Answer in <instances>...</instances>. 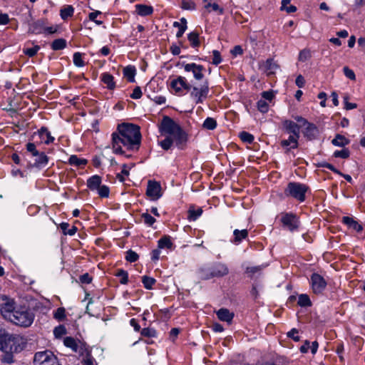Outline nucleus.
Instances as JSON below:
<instances>
[{
	"label": "nucleus",
	"instance_id": "nucleus-27",
	"mask_svg": "<svg viewBox=\"0 0 365 365\" xmlns=\"http://www.w3.org/2000/svg\"><path fill=\"white\" fill-rule=\"evenodd\" d=\"M331 143L335 146L344 147L350 143V140L341 134H336L331 140Z\"/></svg>",
	"mask_w": 365,
	"mask_h": 365
},
{
	"label": "nucleus",
	"instance_id": "nucleus-40",
	"mask_svg": "<svg viewBox=\"0 0 365 365\" xmlns=\"http://www.w3.org/2000/svg\"><path fill=\"white\" fill-rule=\"evenodd\" d=\"M142 282L145 289H152L153 286L156 282V280L153 277L145 275L142 277Z\"/></svg>",
	"mask_w": 365,
	"mask_h": 365
},
{
	"label": "nucleus",
	"instance_id": "nucleus-36",
	"mask_svg": "<svg viewBox=\"0 0 365 365\" xmlns=\"http://www.w3.org/2000/svg\"><path fill=\"white\" fill-rule=\"evenodd\" d=\"M51 48L53 51L62 50L66 46V41L63 38H58L51 43Z\"/></svg>",
	"mask_w": 365,
	"mask_h": 365
},
{
	"label": "nucleus",
	"instance_id": "nucleus-20",
	"mask_svg": "<svg viewBox=\"0 0 365 365\" xmlns=\"http://www.w3.org/2000/svg\"><path fill=\"white\" fill-rule=\"evenodd\" d=\"M286 130L292 133V135L299 138V126L292 120H285L284 123Z\"/></svg>",
	"mask_w": 365,
	"mask_h": 365
},
{
	"label": "nucleus",
	"instance_id": "nucleus-31",
	"mask_svg": "<svg viewBox=\"0 0 365 365\" xmlns=\"http://www.w3.org/2000/svg\"><path fill=\"white\" fill-rule=\"evenodd\" d=\"M187 38L192 47L196 48L200 45L199 34L197 32L192 31L187 36Z\"/></svg>",
	"mask_w": 365,
	"mask_h": 365
},
{
	"label": "nucleus",
	"instance_id": "nucleus-10",
	"mask_svg": "<svg viewBox=\"0 0 365 365\" xmlns=\"http://www.w3.org/2000/svg\"><path fill=\"white\" fill-rule=\"evenodd\" d=\"M281 222L283 227L287 228L291 232L297 230L299 226V221L293 213L284 214L281 218Z\"/></svg>",
	"mask_w": 365,
	"mask_h": 365
},
{
	"label": "nucleus",
	"instance_id": "nucleus-37",
	"mask_svg": "<svg viewBox=\"0 0 365 365\" xmlns=\"http://www.w3.org/2000/svg\"><path fill=\"white\" fill-rule=\"evenodd\" d=\"M297 304L302 307H310L312 305L309 297L305 294H302L299 296Z\"/></svg>",
	"mask_w": 365,
	"mask_h": 365
},
{
	"label": "nucleus",
	"instance_id": "nucleus-11",
	"mask_svg": "<svg viewBox=\"0 0 365 365\" xmlns=\"http://www.w3.org/2000/svg\"><path fill=\"white\" fill-rule=\"evenodd\" d=\"M146 195L153 200H157L162 196L161 185L155 180H149L148 182Z\"/></svg>",
	"mask_w": 365,
	"mask_h": 365
},
{
	"label": "nucleus",
	"instance_id": "nucleus-56",
	"mask_svg": "<svg viewBox=\"0 0 365 365\" xmlns=\"http://www.w3.org/2000/svg\"><path fill=\"white\" fill-rule=\"evenodd\" d=\"M343 71L346 78L352 81L356 80V76L353 70L350 69L348 66H344Z\"/></svg>",
	"mask_w": 365,
	"mask_h": 365
},
{
	"label": "nucleus",
	"instance_id": "nucleus-30",
	"mask_svg": "<svg viewBox=\"0 0 365 365\" xmlns=\"http://www.w3.org/2000/svg\"><path fill=\"white\" fill-rule=\"evenodd\" d=\"M158 248L159 249H164L168 248L170 249L173 247V243L170 240V237L165 235L163 237H161L158 242Z\"/></svg>",
	"mask_w": 365,
	"mask_h": 365
},
{
	"label": "nucleus",
	"instance_id": "nucleus-25",
	"mask_svg": "<svg viewBox=\"0 0 365 365\" xmlns=\"http://www.w3.org/2000/svg\"><path fill=\"white\" fill-rule=\"evenodd\" d=\"M101 81L106 85V88L109 90H113L115 88L114 78L108 73H103L101 75Z\"/></svg>",
	"mask_w": 365,
	"mask_h": 365
},
{
	"label": "nucleus",
	"instance_id": "nucleus-55",
	"mask_svg": "<svg viewBox=\"0 0 365 365\" xmlns=\"http://www.w3.org/2000/svg\"><path fill=\"white\" fill-rule=\"evenodd\" d=\"M182 8L185 10H194L196 8V5L193 1H182Z\"/></svg>",
	"mask_w": 365,
	"mask_h": 365
},
{
	"label": "nucleus",
	"instance_id": "nucleus-42",
	"mask_svg": "<svg viewBox=\"0 0 365 365\" xmlns=\"http://www.w3.org/2000/svg\"><path fill=\"white\" fill-rule=\"evenodd\" d=\"M240 138L242 142L249 144L252 143L255 139L254 136L252 134L245 131H242L240 133Z\"/></svg>",
	"mask_w": 365,
	"mask_h": 365
},
{
	"label": "nucleus",
	"instance_id": "nucleus-61",
	"mask_svg": "<svg viewBox=\"0 0 365 365\" xmlns=\"http://www.w3.org/2000/svg\"><path fill=\"white\" fill-rule=\"evenodd\" d=\"M298 330L295 328H293L290 331L287 333V336L292 339L295 341H299L300 340V337L298 336Z\"/></svg>",
	"mask_w": 365,
	"mask_h": 365
},
{
	"label": "nucleus",
	"instance_id": "nucleus-54",
	"mask_svg": "<svg viewBox=\"0 0 365 365\" xmlns=\"http://www.w3.org/2000/svg\"><path fill=\"white\" fill-rule=\"evenodd\" d=\"M40 47L38 46H35L32 48L24 49V53L29 57H33L37 53Z\"/></svg>",
	"mask_w": 365,
	"mask_h": 365
},
{
	"label": "nucleus",
	"instance_id": "nucleus-50",
	"mask_svg": "<svg viewBox=\"0 0 365 365\" xmlns=\"http://www.w3.org/2000/svg\"><path fill=\"white\" fill-rule=\"evenodd\" d=\"M141 217L143 220L144 222L149 226L153 225L156 221L153 216H151L150 214L147 212L143 213L141 215Z\"/></svg>",
	"mask_w": 365,
	"mask_h": 365
},
{
	"label": "nucleus",
	"instance_id": "nucleus-59",
	"mask_svg": "<svg viewBox=\"0 0 365 365\" xmlns=\"http://www.w3.org/2000/svg\"><path fill=\"white\" fill-rule=\"evenodd\" d=\"M212 54H213V58H212V63L214 65H216V66L220 64L222 60L221 58V56H220V53L217 50H214L212 51Z\"/></svg>",
	"mask_w": 365,
	"mask_h": 365
},
{
	"label": "nucleus",
	"instance_id": "nucleus-32",
	"mask_svg": "<svg viewBox=\"0 0 365 365\" xmlns=\"http://www.w3.org/2000/svg\"><path fill=\"white\" fill-rule=\"evenodd\" d=\"M69 224L67 222H62L60 224V227L65 235H74L77 232V227L75 226H72L71 228H68Z\"/></svg>",
	"mask_w": 365,
	"mask_h": 365
},
{
	"label": "nucleus",
	"instance_id": "nucleus-64",
	"mask_svg": "<svg viewBox=\"0 0 365 365\" xmlns=\"http://www.w3.org/2000/svg\"><path fill=\"white\" fill-rule=\"evenodd\" d=\"M79 279L83 284H90L92 281V277L88 273H85L80 276Z\"/></svg>",
	"mask_w": 365,
	"mask_h": 365
},
{
	"label": "nucleus",
	"instance_id": "nucleus-33",
	"mask_svg": "<svg viewBox=\"0 0 365 365\" xmlns=\"http://www.w3.org/2000/svg\"><path fill=\"white\" fill-rule=\"evenodd\" d=\"M264 266L248 267L246 268L245 273L250 278L254 277L257 274H260Z\"/></svg>",
	"mask_w": 365,
	"mask_h": 365
},
{
	"label": "nucleus",
	"instance_id": "nucleus-2",
	"mask_svg": "<svg viewBox=\"0 0 365 365\" xmlns=\"http://www.w3.org/2000/svg\"><path fill=\"white\" fill-rule=\"evenodd\" d=\"M24 348L23 338L19 335L9 333L0 334V350L4 352L1 358L3 363H14V354L21 351Z\"/></svg>",
	"mask_w": 365,
	"mask_h": 365
},
{
	"label": "nucleus",
	"instance_id": "nucleus-8",
	"mask_svg": "<svg viewBox=\"0 0 365 365\" xmlns=\"http://www.w3.org/2000/svg\"><path fill=\"white\" fill-rule=\"evenodd\" d=\"M310 283L312 289L315 294H322L327 285L325 279L318 273H313L311 275Z\"/></svg>",
	"mask_w": 365,
	"mask_h": 365
},
{
	"label": "nucleus",
	"instance_id": "nucleus-41",
	"mask_svg": "<svg viewBox=\"0 0 365 365\" xmlns=\"http://www.w3.org/2000/svg\"><path fill=\"white\" fill-rule=\"evenodd\" d=\"M161 148L165 150H168L173 144V139L171 136H167L165 140L159 142Z\"/></svg>",
	"mask_w": 365,
	"mask_h": 365
},
{
	"label": "nucleus",
	"instance_id": "nucleus-22",
	"mask_svg": "<svg viewBox=\"0 0 365 365\" xmlns=\"http://www.w3.org/2000/svg\"><path fill=\"white\" fill-rule=\"evenodd\" d=\"M136 13L141 16H146L151 15L153 12V9L151 6L145 4H136L135 5Z\"/></svg>",
	"mask_w": 365,
	"mask_h": 365
},
{
	"label": "nucleus",
	"instance_id": "nucleus-34",
	"mask_svg": "<svg viewBox=\"0 0 365 365\" xmlns=\"http://www.w3.org/2000/svg\"><path fill=\"white\" fill-rule=\"evenodd\" d=\"M68 163L71 165H76L77 167L84 166L87 164L88 161L83 158H79L76 155H71L68 159Z\"/></svg>",
	"mask_w": 365,
	"mask_h": 365
},
{
	"label": "nucleus",
	"instance_id": "nucleus-43",
	"mask_svg": "<svg viewBox=\"0 0 365 365\" xmlns=\"http://www.w3.org/2000/svg\"><path fill=\"white\" fill-rule=\"evenodd\" d=\"M115 276L120 277V282L122 284H126L128 282V274L123 269H118Z\"/></svg>",
	"mask_w": 365,
	"mask_h": 365
},
{
	"label": "nucleus",
	"instance_id": "nucleus-38",
	"mask_svg": "<svg viewBox=\"0 0 365 365\" xmlns=\"http://www.w3.org/2000/svg\"><path fill=\"white\" fill-rule=\"evenodd\" d=\"M217 125V124L215 119H214L213 118L208 117L205 120L202 124V127L205 129L212 130L216 128Z\"/></svg>",
	"mask_w": 365,
	"mask_h": 365
},
{
	"label": "nucleus",
	"instance_id": "nucleus-12",
	"mask_svg": "<svg viewBox=\"0 0 365 365\" xmlns=\"http://www.w3.org/2000/svg\"><path fill=\"white\" fill-rule=\"evenodd\" d=\"M229 269L226 264L217 262L214 264V266L211 268V272L209 274L205 276L207 279H210L212 277H221L225 276L228 274Z\"/></svg>",
	"mask_w": 365,
	"mask_h": 365
},
{
	"label": "nucleus",
	"instance_id": "nucleus-21",
	"mask_svg": "<svg viewBox=\"0 0 365 365\" xmlns=\"http://www.w3.org/2000/svg\"><path fill=\"white\" fill-rule=\"evenodd\" d=\"M63 344L66 347L71 348L74 352H81L82 348L79 346L76 340L71 336H66L63 339Z\"/></svg>",
	"mask_w": 365,
	"mask_h": 365
},
{
	"label": "nucleus",
	"instance_id": "nucleus-4",
	"mask_svg": "<svg viewBox=\"0 0 365 365\" xmlns=\"http://www.w3.org/2000/svg\"><path fill=\"white\" fill-rule=\"evenodd\" d=\"M308 190L309 187L305 184L290 182L284 189V193L286 197H292L302 202L306 200V193Z\"/></svg>",
	"mask_w": 365,
	"mask_h": 365
},
{
	"label": "nucleus",
	"instance_id": "nucleus-62",
	"mask_svg": "<svg viewBox=\"0 0 365 365\" xmlns=\"http://www.w3.org/2000/svg\"><path fill=\"white\" fill-rule=\"evenodd\" d=\"M142 96V91L139 86H136L130 95V98L133 99H139Z\"/></svg>",
	"mask_w": 365,
	"mask_h": 365
},
{
	"label": "nucleus",
	"instance_id": "nucleus-24",
	"mask_svg": "<svg viewBox=\"0 0 365 365\" xmlns=\"http://www.w3.org/2000/svg\"><path fill=\"white\" fill-rule=\"evenodd\" d=\"M101 184V178L95 175L87 180V187L91 190H97Z\"/></svg>",
	"mask_w": 365,
	"mask_h": 365
},
{
	"label": "nucleus",
	"instance_id": "nucleus-23",
	"mask_svg": "<svg viewBox=\"0 0 365 365\" xmlns=\"http://www.w3.org/2000/svg\"><path fill=\"white\" fill-rule=\"evenodd\" d=\"M265 72L267 76H270L275 73L276 70L279 68V66L274 61L273 58H268L264 63Z\"/></svg>",
	"mask_w": 365,
	"mask_h": 365
},
{
	"label": "nucleus",
	"instance_id": "nucleus-53",
	"mask_svg": "<svg viewBox=\"0 0 365 365\" xmlns=\"http://www.w3.org/2000/svg\"><path fill=\"white\" fill-rule=\"evenodd\" d=\"M97 190L101 197H108L109 195V188L106 185H101Z\"/></svg>",
	"mask_w": 365,
	"mask_h": 365
},
{
	"label": "nucleus",
	"instance_id": "nucleus-14",
	"mask_svg": "<svg viewBox=\"0 0 365 365\" xmlns=\"http://www.w3.org/2000/svg\"><path fill=\"white\" fill-rule=\"evenodd\" d=\"M184 69L187 72H192L196 80H202L204 77L205 68L202 65H197L195 63H187L184 66Z\"/></svg>",
	"mask_w": 365,
	"mask_h": 365
},
{
	"label": "nucleus",
	"instance_id": "nucleus-49",
	"mask_svg": "<svg viewBox=\"0 0 365 365\" xmlns=\"http://www.w3.org/2000/svg\"><path fill=\"white\" fill-rule=\"evenodd\" d=\"M257 104V108L261 113H265L268 111L269 105L264 99L259 100Z\"/></svg>",
	"mask_w": 365,
	"mask_h": 365
},
{
	"label": "nucleus",
	"instance_id": "nucleus-16",
	"mask_svg": "<svg viewBox=\"0 0 365 365\" xmlns=\"http://www.w3.org/2000/svg\"><path fill=\"white\" fill-rule=\"evenodd\" d=\"M45 20L38 19L36 21L29 24V32L31 34H38L44 32Z\"/></svg>",
	"mask_w": 365,
	"mask_h": 365
},
{
	"label": "nucleus",
	"instance_id": "nucleus-57",
	"mask_svg": "<svg viewBox=\"0 0 365 365\" xmlns=\"http://www.w3.org/2000/svg\"><path fill=\"white\" fill-rule=\"evenodd\" d=\"M101 12L99 11H96L94 12H91L88 14V18L91 21H94L97 25H101L103 24L102 21H98L96 19L98 15H101Z\"/></svg>",
	"mask_w": 365,
	"mask_h": 365
},
{
	"label": "nucleus",
	"instance_id": "nucleus-9",
	"mask_svg": "<svg viewBox=\"0 0 365 365\" xmlns=\"http://www.w3.org/2000/svg\"><path fill=\"white\" fill-rule=\"evenodd\" d=\"M170 88L178 95H182L183 91H190L192 86L187 83L186 78L182 76H178L170 82Z\"/></svg>",
	"mask_w": 365,
	"mask_h": 365
},
{
	"label": "nucleus",
	"instance_id": "nucleus-18",
	"mask_svg": "<svg viewBox=\"0 0 365 365\" xmlns=\"http://www.w3.org/2000/svg\"><path fill=\"white\" fill-rule=\"evenodd\" d=\"M216 314L220 321L226 322L229 324L232 322L234 317V313L230 312V310L226 308L220 309L216 312Z\"/></svg>",
	"mask_w": 365,
	"mask_h": 365
},
{
	"label": "nucleus",
	"instance_id": "nucleus-19",
	"mask_svg": "<svg viewBox=\"0 0 365 365\" xmlns=\"http://www.w3.org/2000/svg\"><path fill=\"white\" fill-rule=\"evenodd\" d=\"M342 222L345 224L349 229H352L356 232H361L363 230L362 225L354 220V218L346 216L343 217Z\"/></svg>",
	"mask_w": 365,
	"mask_h": 365
},
{
	"label": "nucleus",
	"instance_id": "nucleus-60",
	"mask_svg": "<svg viewBox=\"0 0 365 365\" xmlns=\"http://www.w3.org/2000/svg\"><path fill=\"white\" fill-rule=\"evenodd\" d=\"M26 150L31 153L33 156L38 155V151L36 150V145L33 143H28L26 144Z\"/></svg>",
	"mask_w": 365,
	"mask_h": 365
},
{
	"label": "nucleus",
	"instance_id": "nucleus-29",
	"mask_svg": "<svg viewBox=\"0 0 365 365\" xmlns=\"http://www.w3.org/2000/svg\"><path fill=\"white\" fill-rule=\"evenodd\" d=\"M298 137L294 135H289L287 140H282L281 141V145L282 147H287L291 145L290 148H297L298 147Z\"/></svg>",
	"mask_w": 365,
	"mask_h": 365
},
{
	"label": "nucleus",
	"instance_id": "nucleus-3",
	"mask_svg": "<svg viewBox=\"0 0 365 365\" xmlns=\"http://www.w3.org/2000/svg\"><path fill=\"white\" fill-rule=\"evenodd\" d=\"M34 319V314L26 307L18 308L9 319L11 322L23 327H30Z\"/></svg>",
	"mask_w": 365,
	"mask_h": 365
},
{
	"label": "nucleus",
	"instance_id": "nucleus-6",
	"mask_svg": "<svg viewBox=\"0 0 365 365\" xmlns=\"http://www.w3.org/2000/svg\"><path fill=\"white\" fill-rule=\"evenodd\" d=\"M180 128L171 118L164 116L160 126V131L162 135H168L172 137Z\"/></svg>",
	"mask_w": 365,
	"mask_h": 365
},
{
	"label": "nucleus",
	"instance_id": "nucleus-7",
	"mask_svg": "<svg viewBox=\"0 0 365 365\" xmlns=\"http://www.w3.org/2000/svg\"><path fill=\"white\" fill-rule=\"evenodd\" d=\"M209 93V84L207 81L204 82L200 87L193 86L190 96L195 101L196 104L202 103L207 98Z\"/></svg>",
	"mask_w": 365,
	"mask_h": 365
},
{
	"label": "nucleus",
	"instance_id": "nucleus-48",
	"mask_svg": "<svg viewBox=\"0 0 365 365\" xmlns=\"http://www.w3.org/2000/svg\"><path fill=\"white\" fill-rule=\"evenodd\" d=\"M141 335L146 337H155L157 332L154 329L144 328L141 330Z\"/></svg>",
	"mask_w": 365,
	"mask_h": 365
},
{
	"label": "nucleus",
	"instance_id": "nucleus-1",
	"mask_svg": "<svg viewBox=\"0 0 365 365\" xmlns=\"http://www.w3.org/2000/svg\"><path fill=\"white\" fill-rule=\"evenodd\" d=\"M112 134V147L115 154H123L121 145L128 150H138L141 142L140 127L131 123L118 125Z\"/></svg>",
	"mask_w": 365,
	"mask_h": 365
},
{
	"label": "nucleus",
	"instance_id": "nucleus-35",
	"mask_svg": "<svg viewBox=\"0 0 365 365\" xmlns=\"http://www.w3.org/2000/svg\"><path fill=\"white\" fill-rule=\"evenodd\" d=\"M74 9L72 6L68 5L60 11V15L62 19L66 20L68 17H71L73 14Z\"/></svg>",
	"mask_w": 365,
	"mask_h": 365
},
{
	"label": "nucleus",
	"instance_id": "nucleus-15",
	"mask_svg": "<svg viewBox=\"0 0 365 365\" xmlns=\"http://www.w3.org/2000/svg\"><path fill=\"white\" fill-rule=\"evenodd\" d=\"M172 138L175 140L176 145L180 149H183L188 140L187 133L180 128L173 136Z\"/></svg>",
	"mask_w": 365,
	"mask_h": 365
},
{
	"label": "nucleus",
	"instance_id": "nucleus-39",
	"mask_svg": "<svg viewBox=\"0 0 365 365\" xmlns=\"http://www.w3.org/2000/svg\"><path fill=\"white\" fill-rule=\"evenodd\" d=\"M35 165L42 166L46 165L48 163V158L44 153H38V155L36 156Z\"/></svg>",
	"mask_w": 365,
	"mask_h": 365
},
{
	"label": "nucleus",
	"instance_id": "nucleus-47",
	"mask_svg": "<svg viewBox=\"0 0 365 365\" xmlns=\"http://www.w3.org/2000/svg\"><path fill=\"white\" fill-rule=\"evenodd\" d=\"M73 63L78 67H82L85 65L82 59V54L79 52H76L73 54Z\"/></svg>",
	"mask_w": 365,
	"mask_h": 365
},
{
	"label": "nucleus",
	"instance_id": "nucleus-26",
	"mask_svg": "<svg viewBox=\"0 0 365 365\" xmlns=\"http://www.w3.org/2000/svg\"><path fill=\"white\" fill-rule=\"evenodd\" d=\"M233 235V242L235 244H239L242 240L246 239L248 237V231L246 229L242 230L236 229L234 230Z\"/></svg>",
	"mask_w": 365,
	"mask_h": 365
},
{
	"label": "nucleus",
	"instance_id": "nucleus-46",
	"mask_svg": "<svg viewBox=\"0 0 365 365\" xmlns=\"http://www.w3.org/2000/svg\"><path fill=\"white\" fill-rule=\"evenodd\" d=\"M138 257H139L138 255L135 252L133 251L132 250H129L126 252L125 259L128 262H135L138 259Z\"/></svg>",
	"mask_w": 365,
	"mask_h": 365
},
{
	"label": "nucleus",
	"instance_id": "nucleus-45",
	"mask_svg": "<svg viewBox=\"0 0 365 365\" xmlns=\"http://www.w3.org/2000/svg\"><path fill=\"white\" fill-rule=\"evenodd\" d=\"M349 155H350V152L347 148H344L341 150H336L334 153V156L335 158L346 159L349 157Z\"/></svg>",
	"mask_w": 365,
	"mask_h": 365
},
{
	"label": "nucleus",
	"instance_id": "nucleus-28",
	"mask_svg": "<svg viewBox=\"0 0 365 365\" xmlns=\"http://www.w3.org/2000/svg\"><path fill=\"white\" fill-rule=\"evenodd\" d=\"M136 73V70L135 66H128L124 68L123 69V75L128 79L129 82L135 81V76Z\"/></svg>",
	"mask_w": 365,
	"mask_h": 365
},
{
	"label": "nucleus",
	"instance_id": "nucleus-63",
	"mask_svg": "<svg viewBox=\"0 0 365 365\" xmlns=\"http://www.w3.org/2000/svg\"><path fill=\"white\" fill-rule=\"evenodd\" d=\"M348 100H349V97L348 96H344V108H345L346 110H351V109L356 108L357 107V105L356 103H349L348 101Z\"/></svg>",
	"mask_w": 365,
	"mask_h": 365
},
{
	"label": "nucleus",
	"instance_id": "nucleus-51",
	"mask_svg": "<svg viewBox=\"0 0 365 365\" xmlns=\"http://www.w3.org/2000/svg\"><path fill=\"white\" fill-rule=\"evenodd\" d=\"M54 318L61 321L66 318V310L63 307H59L54 313Z\"/></svg>",
	"mask_w": 365,
	"mask_h": 365
},
{
	"label": "nucleus",
	"instance_id": "nucleus-58",
	"mask_svg": "<svg viewBox=\"0 0 365 365\" xmlns=\"http://www.w3.org/2000/svg\"><path fill=\"white\" fill-rule=\"evenodd\" d=\"M53 334L56 337H61L66 334V329L64 326L60 325L54 329Z\"/></svg>",
	"mask_w": 365,
	"mask_h": 365
},
{
	"label": "nucleus",
	"instance_id": "nucleus-5",
	"mask_svg": "<svg viewBox=\"0 0 365 365\" xmlns=\"http://www.w3.org/2000/svg\"><path fill=\"white\" fill-rule=\"evenodd\" d=\"M34 365H61L57 357L51 351L36 352L34 357Z\"/></svg>",
	"mask_w": 365,
	"mask_h": 365
},
{
	"label": "nucleus",
	"instance_id": "nucleus-13",
	"mask_svg": "<svg viewBox=\"0 0 365 365\" xmlns=\"http://www.w3.org/2000/svg\"><path fill=\"white\" fill-rule=\"evenodd\" d=\"M5 299L6 302L1 305L0 310L2 316L9 320L17 308L15 307V302L13 299H9L7 297H5Z\"/></svg>",
	"mask_w": 365,
	"mask_h": 365
},
{
	"label": "nucleus",
	"instance_id": "nucleus-44",
	"mask_svg": "<svg viewBox=\"0 0 365 365\" xmlns=\"http://www.w3.org/2000/svg\"><path fill=\"white\" fill-rule=\"evenodd\" d=\"M202 213V210L201 208H198L197 210H191L190 209L188 211V218L190 220H195L197 217H199Z\"/></svg>",
	"mask_w": 365,
	"mask_h": 365
},
{
	"label": "nucleus",
	"instance_id": "nucleus-17",
	"mask_svg": "<svg viewBox=\"0 0 365 365\" xmlns=\"http://www.w3.org/2000/svg\"><path fill=\"white\" fill-rule=\"evenodd\" d=\"M304 127L303 131L304 137L311 140L317 138L319 131L317 127L311 123H308Z\"/></svg>",
	"mask_w": 365,
	"mask_h": 365
},
{
	"label": "nucleus",
	"instance_id": "nucleus-52",
	"mask_svg": "<svg viewBox=\"0 0 365 365\" xmlns=\"http://www.w3.org/2000/svg\"><path fill=\"white\" fill-rule=\"evenodd\" d=\"M210 8H211L212 11H218L220 14H223V9L220 8L219 5L216 3L212 4L208 2L207 4L205 5V9L208 10Z\"/></svg>",
	"mask_w": 365,
	"mask_h": 365
}]
</instances>
